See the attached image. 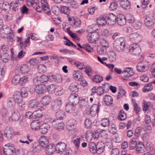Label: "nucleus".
I'll return each mask as SVG.
<instances>
[{
	"mask_svg": "<svg viewBox=\"0 0 155 155\" xmlns=\"http://www.w3.org/2000/svg\"><path fill=\"white\" fill-rule=\"evenodd\" d=\"M5 134L8 139H11L15 134L13 130L10 127H6L4 130Z\"/></svg>",
	"mask_w": 155,
	"mask_h": 155,
	"instance_id": "dca6fc26",
	"label": "nucleus"
},
{
	"mask_svg": "<svg viewBox=\"0 0 155 155\" xmlns=\"http://www.w3.org/2000/svg\"><path fill=\"white\" fill-rule=\"evenodd\" d=\"M74 64L80 70H83L85 68L84 64L80 62H75Z\"/></svg>",
	"mask_w": 155,
	"mask_h": 155,
	"instance_id": "338daca9",
	"label": "nucleus"
},
{
	"mask_svg": "<svg viewBox=\"0 0 155 155\" xmlns=\"http://www.w3.org/2000/svg\"><path fill=\"white\" fill-rule=\"evenodd\" d=\"M126 18L127 21L129 23H132L134 21L135 19L134 16L130 14H127Z\"/></svg>",
	"mask_w": 155,
	"mask_h": 155,
	"instance_id": "a18cd8bd",
	"label": "nucleus"
},
{
	"mask_svg": "<svg viewBox=\"0 0 155 155\" xmlns=\"http://www.w3.org/2000/svg\"><path fill=\"white\" fill-rule=\"evenodd\" d=\"M129 50L135 55L137 56L140 54L141 52V49L139 45L136 43H134L129 46Z\"/></svg>",
	"mask_w": 155,
	"mask_h": 155,
	"instance_id": "39448f33",
	"label": "nucleus"
},
{
	"mask_svg": "<svg viewBox=\"0 0 155 155\" xmlns=\"http://www.w3.org/2000/svg\"><path fill=\"white\" fill-rule=\"evenodd\" d=\"M60 12L65 14H69L70 12L68 7L65 6H61L60 8Z\"/></svg>",
	"mask_w": 155,
	"mask_h": 155,
	"instance_id": "37998d69",
	"label": "nucleus"
},
{
	"mask_svg": "<svg viewBox=\"0 0 155 155\" xmlns=\"http://www.w3.org/2000/svg\"><path fill=\"white\" fill-rule=\"evenodd\" d=\"M42 146L38 142L33 143L32 147V150L35 152H40L42 149Z\"/></svg>",
	"mask_w": 155,
	"mask_h": 155,
	"instance_id": "5701e85b",
	"label": "nucleus"
},
{
	"mask_svg": "<svg viewBox=\"0 0 155 155\" xmlns=\"http://www.w3.org/2000/svg\"><path fill=\"white\" fill-rule=\"evenodd\" d=\"M104 144L102 142H98L97 145V152L98 154L103 153L104 150Z\"/></svg>",
	"mask_w": 155,
	"mask_h": 155,
	"instance_id": "aec40b11",
	"label": "nucleus"
},
{
	"mask_svg": "<svg viewBox=\"0 0 155 155\" xmlns=\"http://www.w3.org/2000/svg\"><path fill=\"white\" fill-rule=\"evenodd\" d=\"M78 107L80 108H84L87 105V102L84 99H82L78 102Z\"/></svg>",
	"mask_w": 155,
	"mask_h": 155,
	"instance_id": "603ef678",
	"label": "nucleus"
},
{
	"mask_svg": "<svg viewBox=\"0 0 155 155\" xmlns=\"http://www.w3.org/2000/svg\"><path fill=\"white\" fill-rule=\"evenodd\" d=\"M106 93V91H105L101 87H99L97 88V93L98 95L100 96L103 95L104 93Z\"/></svg>",
	"mask_w": 155,
	"mask_h": 155,
	"instance_id": "774afa93",
	"label": "nucleus"
},
{
	"mask_svg": "<svg viewBox=\"0 0 155 155\" xmlns=\"http://www.w3.org/2000/svg\"><path fill=\"white\" fill-rule=\"evenodd\" d=\"M137 142L135 140H131L129 144V148L130 150H132L135 149L136 146H137Z\"/></svg>",
	"mask_w": 155,
	"mask_h": 155,
	"instance_id": "6e6d98bb",
	"label": "nucleus"
},
{
	"mask_svg": "<svg viewBox=\"0 0 155 155\" xmlns=\"http://www.w3.org/2000/svg\"><path fill=\"white\" fill-rule=\"evenodd\" d=\"M100 104H94L91 107L90 109L91 112V116L94 117L99 112Z\"/></svg>",
	"mask_w": 155,
	"mask_h": 155,
	"instance_id": "a211bd4d",
	"label": "nucleus"
},
{
	"mask_svg": "<svg viewBox=\"0 0 155 155\" xmlns=\"http://www.w3.org/2000/svg\"><path fill=\"white\" fill-rule=\"evenodd\" d=\"M50 128V126L47 124H43L40 126V130L42 134H45Z\"/></svg>",
	"mask_w": 155,
	"mask_h": 155,
	"instance_id": "cd10ccee",
	"label": "nucleus"
},
{
	"mask_svg": "<svg viewBox=\"0 0 155 155\" xmlns=\"http://www.w3.org/2000/svg\"><path fill=\"white\" fill-rule=\"evenodd\" d=\"M120 3L123 7L125 9H128L130 7V3L127 0H121Z\"/></svg>",
	"mask_w": 155,
	"mask_h": 155,
	"instance_id": "4c0bfd02",
	"label": "nucleus"
},
{
	"mask_svg": "<svg viewBox=\"0 0 155 155\" xmlns=\"http://www.w3.org/2000/svg\"><path fill=\"white\" fill-rule=\"evenodd\" d=\"M20 76L18 75H16L14 76L12 80V83L13 84L16 85L19 84Z\"/></svg>",
	"mask_w": 155,
	"mask_h": 155,
	"instance_id": "09e8293b",
	"label": "nucleus"
},
{
	"mask_svg": "<svg viewBox=\"0 0 155 155\" xmlns=\"http://www.w3.org/2000/svg\"><path fill=\"white\" fill-rule=\"evenodd\" d=\"M69 89L72 91L76 92L78 91V88L76 83H72L69 86Z\"/></svg>",
	"mask_w": 155,
	"mask_h": 155,
	"instance_id": "680f3d73",
	"label": "nucleus"
},
{
	"mask_svg": "<svg viewBox=\"0 0 155 155\" xmlns=\"http://www.w3.org/2000/svg\"><path fill=\"white\" fill-rule=\"evenodd\" d=\"M131 68H124L122 71L123 77L125 78H129L134 74V73L131 69Z\"/></svg>",
	"mask_w": 155,
	"mask_h": 155,
	"instance_id": "2eb2a0df",
	"label": "nucleus"
},
{
	"mask_svg": "<svg viewBox=\"0 0 155 155\" xmlns=\"http://www.w3.org/2000/svg\"><path fill=\"white\" fill-rule=\"evenodd\" d=\"M44 89L42 86L39 85L36 86V92L39 94H42L44 92Z\"/></svg>",
	"mask_w": 155,
	"mask_h": 155,
	"instance_id": "bf43d9fd",
	"label": "nucleus"
},
{
	"mask_svg": "<svg viewBox=\"0 0 155 155\" xmlns=\"http://www.w3.org/2000/svg\"><path fill=\"white\" fill-rule=\"evenodd\" d=\"M19 96V94H18L14 95L13 97L8 98L7 104L8 107L11 109L14 108L15 106L16 103L17 104V101H18Z\"/></svg>",
	"mask_w": 155,
	"mask_h": 155,
	"instance_id": "20e7f679",
	"label": "nucleus"
},
{
	"mask_svg": "<svg viewBox=\"0 0 155 155\" xmlns=\"http://www.w3.org/2000/svg\"><path fill=\"white\" fill-rule=\"evenodd\" d=\"M106 20V16L105 17H100L97 19V22L99 25L103 26L107 23Z\"/></svg>",
	"mask_w": 155,
	"mask_h": 155,
	"instance_id": "2f4dec72",
	"label": "nucleus"
},
{
	"mask_svg": "<svg viewBox=\"0 0 155 155\" xmlns=\"http://www.w3.org/2000/svg\"><path fill=\"white\" fill-rule=\"evenodd\" d=\"M28 106L30 107L35 109V111H38L39 110H41L44 109L41 104L36 99L30 101L28 102Z\"/></svg>",
	"mask_w": 155,
	"mask_h": 155,
	"instance_id": "f03ea898",
	"label": "nucleus"
},
{
	"mask_svg": "<svg viewBox=\"0 0 155 155\" xmlns=\"http://www.w3.org/2000/svg\"><path fill=\"white\" fill-rule=\"evenodd\" d=\"M40 123L38 120H34L32 121L31 124V128L33 130H36L40 129Z\"/></svg>",
	"mask_w": 155,
	"mask_h": 155,
	"instance_id": "72a5a7b5",
	"label": "nucleus"
},
{
	"mask_svg": "<svg viewBox=\"0 0 155 155\" xmlns=\"http://www.w3.org/2000/svg\"><path fill=\"white\" fill-rule=\"evenodd\" d=\"M14 153L16 155H24L23 150L21 148H15L14 150Z\"/></svg>",
	"mask_w": 155,
	"mask_h": 155,
	"instance_id": "e2e57ef3",
	"label": "nucleus"
},
{
	"mask_svg": "<svg viewBox=\"0 0 155 155\" xmlns=\"http://www.w3.org/2000/svg\"><path fill=\"white\" fill-rule=\"evenodd\" d=\"M154 22L152 19L149 17H146L144 20V24L146 26L149 28H153Z\"/></svg>",
	"mask_w": 155,
	"mask_h": 155,
	"instance_id": "f3484780",
	"label": "nucleus"
},
{
	"mask_svg": "<svg viewBox=\"0 0 155 155\" xmlns=\"http://www.w3.org/2000/svg\"><path fill=\"white\" fill-rule=\"evenodd\" d=\"M132 104L134 106V110L136 113H138L140 111V109L139 107V105L137 104L135 99H132Z\"/></svg>",
	"mask_w": 155,
	"mask_h": 155,
	"instance_id": "8fccbe9b",
	"label": "nucleus"
},
{
	"mask_svg": "<svg viewBox=\"0 0 155 155\" xmlns=\"http://www.w3.org/2000/svg\"><path fill=\"white\" fill-rule=\"evenodd\" d=\"M45 151L46 154L48 155L53 154L54 151V144L53 143H50L47 145L45 148Z\"/></svg>",
	"mask_w": 155,
	"mask_h": 155,
	"instance_id": "412c9836",
	"label": "nucleus"
},
{
	"mask_svg": "<svg viewBox=\"0 0 155 155\" xmlns=\"http://www.w3.org/2000/svg\"><path fill=\"white\" fill-rule=\"evenodd\" d=\"M38 71L40 73H44L46 71V67L43 64H40L38 65Z\"/></svg>",
	"mask_w": 155,
	"mask_h": 155,
	"instance_id": "5fc2aeb1",
	"label": "nucleus"
},
{
	"mask_svg": "<svg viewBox=\"0 0 155 155\" xmlns=\"http://www.w3.org/2000/svg\"><path fill=\"white\" fill-rule=\"evenodd\" d=\"M66 144L65 143L60 142L56 144L55 147V151L58 153H60L64 151L66 149Z\"/></svg>",
	"mask_w": 155,
	"mask_h": 155,
	"instance_id": "9d476101",
	"label": "nucleus"
},
{
	"mask_svg": "<svg viewBox=\"0 0 155 155\" xmlns=\"http://www.w3.org/2000/svg\"><path fill=\"white\" fill-rule=\"evenodd\" d=\"M75 105H73L70 102L66 104L65 107L66 111L69 113H73L74 110L75 108L74 106Z\"/></svg>",
	"mask_w": 155,
	"mask_h": 155,
	"instance_id": "f704fd0d",
	"label": "nucleus"
},
{
	"mask_svg": "<svg viewBox=\"0 0 155 155\" xmlns=\"http://www.w3.org/2000/svg\"><path fill=\"white\" fill-rule=\"evenodd\" d=\"M142 131L141 127H138L135 130V132L134 135L137 138L141 134V132Z\"/></svg>",
	"mask_w": 155,
	"mask_h": 155,
	"instance_id": "052dcab7",
	"label": "nucleus"
},
{
	"mask_svg": "<svg viewBox=\"0 0 155 155\" xmlns=\"http://www.w3.org/2000/svg\"><path fill=\"white\" fill-rule=\"evenodd\" d=\"M52 100L51 97L50 96H47L44 97L42 99V105L43 106H46Z\"/></svg>",
	"mask_w": 155,
	"mask_h": 155,
	"instance_id": "c85d7f7f",
	"label": "nucleus"
},
{
	"mask_svg": "<svg viewBox=\"0 0 155 155\" xmlns=\"http://www.w3.org/2000/svg\"><path fill=\"white\" fill-rule=\"evenodd\" d=\"M136 150L139 153H143L145 152V147L143 144L141 143H139L136 147Z\"/></svg>",
	"mask_w": 155,
	"mask_h": 155,
	"instance_id": "c9c22d12",
	"label": "nucleus"
},
{
	"mask_svg": "<svg viewBox=\"0 0 155 155\" xmlns=\"http://www.w3.org/2000/svg\"><path fill=\"white\" fill-rule=\"evenodd\" d=\"M20 71L21 74H26L29 71L30 68L26 64H23L21 66L20 68Z\"/></svg>",
	"mask_w": 155,
	"mask_h": 155,
	"instance_id": "58836bf2",
	"label": "nucleus"
},
{
	"mask_svg": "<svg viewBox=\"0 0 155 155\" xmlns=\"http://www.w3.org/2000/svg\"><path fill=\"white\" fill-rule=\"evenodd\" d=\"M19 94V95L21 96V98H22V97L24 98L27 97L28 95V93L27 90L24 87H22L21 88L20 94L19 93H17V94Z\"/></svg>",
	"mask_w": 155,
	"mask_h": 155,
	"instance_id": "a19ab883",
	"label": "nucleus"
},
{
	"mask_svg": "<svg viewBox=\"0 0 155 155\" xmlns=\"http://www.w3.org/2000/svg\"><path fill=\"white\" fill-rule=\"evenodd\" d=\"M87 38L89 42L92 43L95 42L99 38V36L97 33L94 32L88 35Z\"/></svg>",
	"mask_w": 155,
	"mask_h": 155,
	"instance_id": "9b49d317",
	"label": "nucleus"
},
{
	"mask_svg": "<svg viewBox=\"0 0 155 155\" xmlns=\"http://www.w3.org/2000/svg\"><path fill=\"white\" fill-rule=\"evenodd\" d=\"M130 41L132 42H139L141 40V36L137 32L131 34L129 36Z\"/></svg>",
	"mask_w": 155,
	"mask_h": 155,
	"instance_id": "f8f14e48",
	"label": "nucleus"
},
{
	"mask_svg": "<svg viewBox=\"0 0 155 155\" xmlns=\"http://www.w3.org/2000/svg\"><path fill=\"white\" fill-rule=\"evenodd\" d=\"M76 122L74 120H71L66 123V128L69 131H74L76 129Z\"/></svg>",
	"mask_w": 155,
	"mask_h": 155,
	"instance_id": "1a4fd4ad",
	"label": "nucleus"
},
{
	"mask_svg": "<svg viewBox=\"0 0 155 155\" xmlns=\"http://www.w3.org/2000/svg\"><path fill=\"white\" fill-rule=\"evenodd\" d=\"M70 7L73 8H76L78 6V3L74 0H71L68 3Z\"/></svg>",
	"mask_w": 155,
	"mask_h": 155,
	"instance_id": "0e129e2a",
	"label": "nucleus"
},
{
	"mask_svg": "<svg viewBox=\"0 0 155 155\" xmlns=\"http://www.w3.org/2000/svg\"><path fill=\"white\" fill-rule=\"evenodd\" d=\"M106 18L109 25H114L116 23L117 16L113 13H110L106 15Z\"/></svg>",
	"mask_w": 155,
	"mask_h": 155,
	"instance_id": "6e6552de",
	"label": "nucleus"
},
{
	"mask_svg": "<svg viewBox=\"0 0 155 155\" xmlns=\"http://www.w3.org/2000/svg\"><path fill=\"white\" fill-rule=\"evenodd\" d=\"M114 49L117 51H122L125 48L126 45L123 38H121L116 40L113 44Z\"/></svg>",
	"mask_w": 155,
	"mask_h": 155,
	"instance_id": "f257e3e1",
	"label": "nucleus"
},
{
	"mask_svg": "<svg viewBox=\"0 0 155 155\" xmlns=\"http://www.w3.org/2000/svg\"><path fill=\"white\" fill-rule=\"evenodd\" d=\"M39 77L41 84L47 82L48 81V79L49 78L45 74Z\"/></svg>",
	"mask_w": 155,
	"mask_h": 155,
	"instance_id": "3c124183",
	"label": "nucleus"
},
{
	"mask_svg": "<svg viewBox=\"0 0 155 155\" xmlns=\"http://www.w3.org/2000/svg\"><path fill=\"white\" fill-rule=\"evenodd\" d=\"M17 104L18 106L19 109L21 110H23L25 109V103L23 102L22 99L19 95L18 101H17Z\"/></svg>",
	"mask_w": 155,
	"mask_h": 155,
	"instance_id": "473e14b6",
	"label": "nucleus"
},
{
	"mask_svg": "<svg viewBox=\"0 0 155 155\" xmlns=\"http://www.w3.org/2000/svg\"><path fill=\"white\" fill-rule=\"evenodd\" d=\"M126 17L124 15H120L117 18V23L120 26H123L126 23Z\"/></svg>",
	"mask_w": 155,
	"mask_h": 155,
	"instance_id": "bb28decb",
	"label": "nucleus"
},
{
	"mask_svg": "<svg viewBox=\"0 0 155 155\" xmlns=\"http://www.w3.org/2000/svg\"><path fill=\"white\" fill-rule=\"evenodd\" d=\"M89 150L91 153L94 154L97 152V145L93 142H91L89 144Z\"/></svg>",
	"mask_w": 155,
	"mask_h": 155,
	"instance_id": "e433bc0d",
	"label": "nucleus"
},
{
	"mask_svg": "<svg viewBox=\"0 0 155 155\" xmlns=\"http://www.w3.org/2000/svg\"><path fill=\"white\" fill-rule=\"evenodd\" d=\"M54 127L57 130L61 131L64 129V124L63 123L61 122L54 125Z\"/></svg>",
	"mask_w": 155,
	"mask_h": 155,
	"instance_id": "864d4df0",
	"label": "nucleus"
},
{
	"mask_svg": "<svg viewBox=\"0 0 155 155\" xmlns=\"http://www.w3.org/2000/svg\"><path fill=\"white\" fill-rule=\"evenodd\" d=\"M28 78L27 77L24 76L21 78L20 77V83L19 84L22 85H24L25 83L27 81Z\"/></svg>",
	"mask_w": 155,
	"mask_h": 155,
	"instance_id": "13d9d810",
	"label": "nucleus"
},
{
	"mask_svg": "<svg viewBox=\"0 0 155 155\" xmlns=\"http://www.w3.org/2000/svg\"><path fill=\"white\" fill-rule=\"evenodd\" d=\"M47 89L48 92L50 93L54 92L57 89L56 86L53 84L48 85L47 87Z\"/></svg>",
	"mask_w": 155,
	"mask_h": 155,
	"instance_id": "c03bdc74",
	"label": "nucleus"
},
{
	"mask_svg": "<svg viewBox=\"0 0 155 155\" xmlns=\"http://www.w3.org/2000/svg\"><path fill=\"white\" fill-rule=\"evenodd\" d=\"M126 114L123 111H120L118 116V119L121 120H124L126 118Z\"/></svg>",
	"mask_w": 155,
	"mask_h": 155,
	"instance_id": "69168bd1",
	"label": "nucleus"
},
{
	"mask_svg": "<svg viewBox=\"0 0 155 155\" xmlns=\"http://www.w3.org/2000/svg\"><path fill=\"white\" fill-rule=\"evenodd\" d=\"M103 101L107 105H110L113 104V99L111 96L106 95L104 97Z\"/></svg>",
	"mask_w": 155,
	"mask_h": 155,
	"instance_id": "4be33fe9",
	"label": "nucleus"
},
{
	"mask_svg": "<svg viewBox=\"0 0 155 155\" xmlns=\"http://www.w3.org/2000/svg\"><path fill=\"white\" fill-rule=\"evenodd\" d=\"M108 58L110 61H114L116 59V54L114 51H110L108 54Z\"/></svg>",
	"mask_w": 155,
	"mask_h": 155,
	"instance_id": "79ce46f5",
	"label": "nucleus"
},
{
	"mask_svg": "<svg viewBox=\"0 0 155 155\" xmlns=\"http://www.w3.org/2000/svg\"><path fill=\"white\" fill-rule=\"evenodd\" d=\"M49 143L47 138L45 136L40 137L39 139V143L42 147H45Z\"/></svg>",
	"mask_w": 155,
	"mask_h": 155,
	"instance_id": "b1692460",
	"label": "nucleus"
},
{
	"mask_svg": "<svg viewBox=\"0 0 155 155\" xmlns=\"http://www.w3.org/2000/svg\"><path fill=\"white\" fill-rule=\"evenodd\" d=\"M73 77L75 80L77 81L80 80L83 78L81 72L78 70L74 71L73 73Z\"/></svg>",
	"mask_w": 155,
	"mask_h": 155,
	"instance_id": "7c9ffc66",
	"label": "nucleus"
},
{
	"mask_svg": "<svg viewBox=\"0 0 155 155\" xmlns=\"http://www.w3.org/2000/svg\"><path fill=\"white\" fill-rule=\"evenodd\" d=\"M153 88V86L151 83L147 84L143 88V92H148L151 91Z\"/></svg>",
	"mask_w": 155,
	"mask_h": 155,
	"instance_id": "de8ad7c7",
	"label": "nucleus"
},
{
	"mask_svg": "<svg viewBox=\"0 0 155 155\" xmlns=\"http://www.w3.org/2000/svg\"><path fill=\"white\" fill-rule=\"evenodd\" d=\"M15 149V146L10 143L6 144L3 147L4 152L6 155H13Z\"/></svg>",
	"mask_w": 155,
	"mask_h": 155,
	"instance_id": "7ed1b4c3",
	"label": "nucleus"
},
{
	"mask_svg": "<svg viewBox=\"0 0 155 155\" xmlns=\"http://www.w3.org/2000/svg\"><path fill=\"white\" fill-rule=\"evenodd\" d=\"M30 38V36H28L26 39L25 41V42L21 43V44L19 45V49L20 51H26V47L27 46V44L29 42V40Z\"/></svg>",
	"mask_w": 155,
	"mask_h": 155,
	"instance_id": "a878e982",
	"label": "nucleus"
},
{
	"mask_svg": "<svg viewBox=\"0 0 155 155\" xmlns=\"http://www.w3.org/2000/svg\"><path fill=\"white\" fill-rule=\"evenodd\" d=\"M81 138L77 135L75 134L72 138V141L75 147L78 148L80 146Z\"/></svg>",
	"mask_w": 155,
	"mask_h": 155,
	"instance_id": "393cba45",
	"label": "nucleus"
},
{
	"mask_svg": "<svg viewBox=\"0 0 155 155\" xmlns=\"http://www.w3.org/2000/svg\"><path fill=\"white\" fill-rule=\"evenodd\" d=\"M55 116L57 120H62L65 116L64 112L62 110H60L56 112Z\"/></svg>",
	"mask_w": 155,
	"mask_h": 155,
	"instance_id": "ea45409f",
	"label": "nucleus"
},
{
	"mask_svg": "<svg viewBox=\"0 0 155 155\" xmlns=\"http://www.w3.org/2000/svg\"><path fill=\"white\" fill-rule=\"evenodd\" d=\"M81 24V21L79 19L74 18V22L72 25L74 28H78L80 27Z\"/></svg>",
	"mask_w": 155,
	"mask_h": 155,
	"instance_id": "49530a36",
	"label": "nucleus"
},
{
	"mask_svg": "<svg viewBox=\"0 0 155 155\" xmlns=\"http://www.w3.org/2000/svg\"><path fill=\"white\" fill-rule=\"evenodd\" d=\"M21 117V115L19 111L16 109L13 110L11 116L8 117V120L10 121H18Z\"/></svg>",
	"mask_w": 155,
	"mask_h": 155,
	"instance_id": "423d86ee",
	"label": "nucleus"
},
{
	"mask_svg": "<svg viewBox=\"0 0 155 155\" xmlns=\"http://www.w3.org/2000/svg\"><path fill=\"white\" fill-rule=\"evenodd\" d=\"M78 95L75 93L71 94L68 97L69 102L73 105H76L78 102Z\"/></svg>",
	"mask_w": 155,
	"mask_h": 155,
	"instance_id": "4468645a",
	"label": "nucleus"
},
{
	"mask_svg": "<svg viewBox=\"0 0 155 155\" xmlns=\"http://www.w3.org/2000/svg\"><path fill=\"white\" fill-rule=\"evenodd\" d=\"M50 79L54 80V81L60 83L62 81V78L61 75L57 74L55 75H51L49 76Z\"/></svg>",
	"mask_w": 155,
	"mask_h": 155,
	"instance_id": "c756f323",
	"label": "nucleus"
},
{
	"mask_svg": "<svg viewBox=\"0 0 155 155\" xmlns=\"http://www.w3.org/2000/svg\"><path fill=\"white\" fill-rule=\"evenodd\" d=\"M150 67V66L145 65L141 63H138L137 66V71L140 72H143L147 71Z\"/></svg>",
	"mask_w": 155,
	"mask_h": 155,
	"instance_id": "6ab92c4d",
	"label": "nucleus"
},
{
	"mask_svg": "<svg viewBox=\"0 0 155 155\" xmlns=\"http://www.w3.org/2000/svg\"><path fill=\"white\" fill-rule=\"evenodd\" d=\"M103 79V78L99 75H96L93 78V81L97 83L101 82Z\"/></svg>",
	"mask_w": 155,
	"mask_h": 155,
	"instance_id": "4d7b16f0",
	"label": "nucleus"
},
{
	"mask_svg": "<svg viewBox=\"0 0 155 155\" xmlns=\"http://www.w3.org/2000/svg\"><path fill=\"white\" fill-rule=\"evenodd\" d=\"M62 100L60 98L55 100L52 103L51 107V110L55 111L59 109L62 104Z\"/></svg>",
	"mask_w": 155,
	"mask_h": 155,
	"instance_id": "0eeeda50",
	"label": "nucleus"
},
{
	"mask_svg": "<svg viewBox=\"0 0 155 155\" xmlns=\"http://www.w3.org/2000/svg\"><path fill=\"white\" fill-rule=\"evenodd\" d=\"M42 7L45 12L48 15L51 14V12L46 0H41Z\"/></svg>",
	"mask_w": 155,
	"mask_h": 155,
	"instance_id": "ddd939ff",
	"label": "nucleus"
}]
</instances>
